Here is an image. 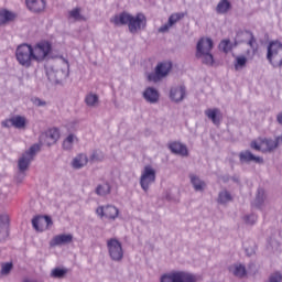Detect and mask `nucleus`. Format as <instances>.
I'll return each instance as SVG.
<instances>
[{
    "label": "nucleus",
    "instance_id": "20e7f679",
    "mask_svg": "<svg viewBox=\"0 0 282 282\" xmlns=\"http://www.w3.org/2000/svg\"><path fill=\"white\" fill-rule=\"evenodd\" d=\"M15 58L25 69H30L32 62L34 61V51H32L31 44H20L15 50Z\"/></svg>",
    "mask_w": 282,
    "mask_h": 282
},
{
    "label": "nucleus",
    "instance_id": "5701e85b",
    "mask_svg": "<svg viewBox=\"0 0 282 282\" xmlns=\"http://www.w3.org/2000/svg\"><path fill=\"white\" fill-rule=\"evenodd\" d=\"M143 98L147 102H150V105H155V102L160 100V93L153 87H148L143 91Z\"/></svg>",
    "mask_w": 282,
    "mask_h": 282
},
{
    "label": "nucleus",
    "instance_id": "ddd939ff",
    "mask_svg": "<svg viewBox=\"0 0 282 282\" xmlns=\"http://www.w3.org/2000/svg\"><path fill=\"white\" fill-rule=\"evenodd\" d=\"M32 226L37 232H45L54 226V223L50 216H36L32 219Z\"/></svg>",
    "mask_w": 282,
    "mask_h": 282
},
{
    "label": "nucleus",
    "instance_id": "f03ea898",
    "mask_svg": "<svg viewBox=\"0 0 282 282\" xmlns=\"http://www.w3.org/2000/svg\"><path fill=\"white\" fill-rule=\"evenodd\" d=\"M210 52H213V40L210 37H202L196 45V58H200L204 65L213 66L215 58Z\"/></svg>",
    "mask_w": 282,
    "mask_h": 282
},
{
    "label": "nucleus",
    "instance_id": "37998d69",
    "mask_svg": "<svg viewBox=\"0 0 282 282\" xmlns=\"http://www.w3.org/2000/svg\"><path fill=\"white\" fill-rule=\"evenodd\" d=\"M243 221L247 224V226H254L257 224V215L251 214V215H246L243 216Z\"/></svg>",
    "mask_w": 282,
    "mask_h": 282
},
{
    "label": "nucleus",
    "instance_id": "09e8293b",
    "mask_svg": "<svg viewBox=\"0 0 282 282\" xmlns=\"http://www.w3.org/2000/svg\"><path fill=\"white\" fill-rule=\"evenodd\" d=\"M232 180H234L235 182L239 183V178L234 177Z\"/></svg>",
    "mask_w": 282,
    "mask_h": 282
},
{
    "label": "nucleus",
    "instance_id": "4be33fe9",
    "mask_svg": "<svg viewBox=\"0 0 282 282\" xmlns=\"http://www.w3.org/2000/svg\"><path fill=\"white\" fill-rule=\"evenodd\" d=\"M25 2L30 12H34L35 14H39L45 10V0H25Z\"/></svg>",
    "mask_w": 282,
    "mask_h": 282
},
{
    "label": "nucleus",
    "instance_id": "c03bdc74",
    "mask_svg": "<svg viewBox=\"0 0 282 282\" xmlns=\"http://www.w3.org/2000/svg\"><path fill=\"white\" fill-rule=\"evenodd\" d=\"M31 102L35 106V107H46L47 106V101L42 100L39 97H34L31 99Z\"/></svg>",
    "mask_w": 282,
    "mask_h": 282
},
{
    "label": "nucleus",
    "instance_id": "aec40b11",
    "mask_svg": "<svg viewBox=\"0 0 282 282\" xmlns=\"http://www.w3.org/2000/svg\"><path fill=\"white\" fill-rule=\"evenodd\" d=\"M241 37L248 41L247 45H250L254 54V52H257V39H254V34L250 31H240L237 33V39L240 40Z\"/></svg>",
    "mask_w": 282,
    "mask_h": 282
},
{
    "label": "nucleus",
    "instance_id": "c9c22d12",
    "mask_svg": "<svg viewBox=\"0 0 282 282\" xmlns=\"http://www.w3.org/2000/svg\"><path fill=\"white\" fill-rule=\"evenodd\" d=\"M74 142H78V137L74 133L68 134L63 141V150L72 151L74 149Z\"/></svg>",
    "mask_w": 282,
    "mask_h": 282
},
{
    "label": "nucleus",
    "instance_id": "a878e982",
    "mask_svg": "<svg viewBox=\"0 0 282 282\" xmlns=\"http://www.w3.org/2000/svg\"><path fill=\"white\" fill-rule=\"evenodd\" d=\"M189 180L194 191H196L197 193H204V191H206V182H204L197 175L191 174Z\"/></svg>",
    "mask_w": 282,
    "mask_h": 282
},
{
    "label": "nucleus",
    "instance_id": "423d86ee",
    "mask_svg": "<svg viewBox=\"0 0 282 282\" xmlns=\"http://www.w3.org/2000/svg\"><path fill=\"white\" fill-rule=\"evenodd\" d=\"M173 69V63L171 62H160L155 68L154 73H150L148 75V80L150 83H160L161 80H164L169 74H171V70Z\"/></svg>",
    "mask_w": 282,
    "mask_h": 282
},
{
    "label": "nucleus",
    "instance_id": "cd10ccee",
    "mask_svg": "<svg viewBox=\"0 0 282 282\" xmlns=\"http://www.w3.org/2000/svg\"><path fill=\"white\" fill-rule=\"evenodd\" d=\"M85 104L90 108V109H96L98 105H100V97L95 94V93H88L85 96Z\"/></svg>",
    "mask_w": 282,
    "mask_h": 282
},
{
    "label": "nucleus",
    "instance_id": "9d476101",
    "mask_svg": "<svg viewBox=\"0 0 282 282\" xmlns=\"http://www.w3.org/2000/svg\"><path fill=\"white\" fill-rule=\"evenodd\" d=\"M155 169H153L151 165H145L139 181V184L144 193H149L151 185L155 184Z\"/></svg>",
    "mask_w": 282,
    "mask_h": 282
},
{
    "label": "nucleus",
    "instance_id": "e433bc0d",
    "mask_svg": "<svg viewBox=\"0 0 282 282\" xmlns=\"http://www.w3.org/2000/svg\"><path fill=\"white\" fill-rule=\"evenodd\" d=\"M229 271L232 272L234 276H237L238 279H243L246 276V267L242 264H235L229 268Z\"/></svg>",
    "mask_w": 282,
    "mask_h": 282
},
{
    "label": "nucleus",
    "instance_id": "2f4dec72",
    "mask_svg": "<svg viewBox=\"0 0 282 282\" xmlns=\"http://www.w3.org/2000/svg\"><path fill=\"white\" fill-rule=\"evenodd\" d=\"M232 10V3L228 0H220L216 6L217 14H228Z\"/></svg>",
    "mask_w": 282,
    "mask_h": 282
},
{
    "label": "nucleus",
    "instance_id": "39448f33",
    "mask_svg": "<svg viewBox=\"0 0 282 282\" xmlns=\"http://www.w3.org/2000/svg\"><path fill=\"white\" fill-rule=\"evenodd\" d=\"M41 151V144L35 143L30 147L29 150H26L21 158L18 160V169L20 173H25L28 169H30V164L34 161V158H36V153Z\"/></svg>",
    "mask_w": 282,
    "mask_h": 282
},
{
    "label": "nucleus",
    "instance_id": "4c0bfd02",
    "mask_svg": "<svg viewBox=\"0 0 282 282\" xmlns=\"http://www.w3.org/2000/svg\"><path fill=\"white\" fill-rule=\"evenodd\" d=\"M68 19L73 21H85V17L80 14V8H75L68 12Z\"/></svg>",
    "mask_w": 282,
    "mask_h": 282
},
{
    "label": "nucleus",
    "instance_id": "c756f323",
    "mask_svg": "<svg viewBox=\"0 0 282 282\" xmlns=\"http://www.w3.org/2000/svg\"><path fill=\"white\" fill-rule=\"evenodd\" d=\"M282 140V137H278L275 140L272 139H263L261 141V147L264 151H274L276 147H279V141Z\"/></svg>",
    "mask_w": 282,
    "mask_h": 282
},
{
    "label": "nucleus",
    "instance_id": "7c9ffc66",
    "mask_svg": "<svg viewBox=\"0 0 282 282\" xmlns=\"http://www.w3.org/2000/svg\"><path fill=\"white\" fill-rule=\"evenodd\" d=\"M95 193L98 195V197H107V195H111V185L107 182L101 183L97 185Z\"/></svg>",
    "mask_w": 282,
    "mask_h": 282
},
{
    "label": "nucleus",
    "instance_id": "393cba45",
    "mask_svg": "<svg viewBox=\"0 0 282 282\" xmlns=\"http://www.w3.org/2000/svg\"><path fill=\"white\" fill-rule=\"evenodd\" d=\"M245 42H246V40H239V39H237V40L235 41V43L232 44V43L230 42V40H223V41L219 43L218 47H219V50H220L221 52H224L225 54H228L229 52H232V47H237V45H239V43H245Z\"/></svg>",
    "mask_w": 282,
    "mask_h": 282
},
{
    "label": "nucleus",
    "instance_id": "f257e3e1",
    "mask_svg": "<svg viewBox=\"0 0 282 282\" xmlns=\"http://www.w3.org/2000/svg\"><path fill=\"white\" fill-rule=\"evenodd\" d=\"M110 23H113V25L117 26L128 25L131 34H138V32L147 28V17L143 13L131 15V13L123 11L112 17Z\"/></svg>",
    "mask_w": 282,
    "mask_h": 282
},
{
    "label": "nucleus",
    "instance_id": "58836bf2",
    "mask_svg": "<svg viewBox=\"0 0 282 282\" xmlns=\"http://www.w3.org/2000/svg\"><path fill=\"white\" fill-rule=\"evenodd\" d=\"M65 274H67L66 269L55 268L51 271L52 279H65Z\"/></svg>",
    "mask_w": 282,
    "mask_h": 282
},
{
    "label": "nucleus",
    "instance_id": "8fccbe9b",
    "mask_svg": "<svg viewBox=\"0 0 282 282\" xmlns=\"http://www.w3.org/2000/svg\"><path fill=\"white\" fill-rule=\"evenodd\" d=\"M247 254L251 256V254H253V251H251V252L249 253L248 250H247Z\"/></svg>",
    "mask_w": 282,
    "mask_h": 282
},
{
    "label": "nucleus",
    "instance_id": "f8f14e48",
    "mask_svg": "<svg viewBox=\"0 0 282 282\" xmlns=\"http://www.w3.org/2000/svg\"><path fill=\"white\" fill-rule=\"evenodd\" d=\"M96 215H98L100 219L105 217L110 221H116V219H118V215H120V210L113 205H105L97 207Z\"/></svg>",
    "mask_w": 282,
    "mask_h": 282
},
{
    "label": "nucleus",
    "instance_id": "1a4fd4ad",
    "mask_svg": "<svg viewBox=\"0 0 282 282\" xmlns=\"http://www.w3.org/2000/svg\"><path fill=\"white\" fill-rule=\"evenodd\" d=\"M35 63H43L52 54V43L50 41L37 42L32 46Z\"/></svg>",
    "mask_w": 282,
    "mask_h": 282
},
{
    "label": "nucleus",
    "instance_id": "b1692460",
    "mask_svg": "<svg viewBox=\"0 0 282 282\" xmlns=\"http://www.w3.org/2000/svg\"><path fill=\"white\" fill-rule=\"evenodd\" d=\"M205 116L212 120L213 124H221V110L219 108H213L205 110Z\"/></svg>",
    "mask_w": 282,
    "mask_h": 282
},
{
    "label": "nucleus",
    "instance_id": "a211bd4d",
    "mask_svg": "<svg viewBox=\"0 0 282 282\" xmlns=\"http://www.w3.org/2000/svg\"><path fill=\"white\" fill-rule=\"evenodd\" d=\"M72 241H74V236L72 234L57 235L51 240L50 247L55 248V246H65V243H72Z\"/></svg>",
    "mask_w": 282,
    "mask_h": 282
},
{
    "label": "nucleus",
    "instance_id": "de8ad7c7",
    "mask_svg": "<svg viewBox=\"0 0 282 282\" xmlns=\"http://www.w3.org/2000/svg\"><path fill=\"white\" fill-rule=\"evenodd\" d=\"M276 120H278L279 124H282V112H280L278 115Z\"/></svg>",
    "mask_w": 282,
    "mask_h": 282
},
{
    "label": "nucleus",
    "instance_id": "dca6fc26",
    "mask_svg": "<svg viewBox=\"0 0 282 282\" xmlns=\"http://www.w3.org/2000/svg\"><path fill=\"white\" fill-rule=\"evenodd\" d=\"M239 160L241 163L250 164V162H254L256 164H263V158L256 156L250 152V150H246L239 153Z\"/></svg>",
    "mask_w": 282,
    "mask_h": 282
},
{
    "label": "nucleus",
    "instance_id": "6e6552de",
    "mask_svg": "<svg viewBox=\"0 0 282 282\" xmlns=\"http://www.w3.org/2000/svg\"><path fill=\"white\" fill-rule=\"evenodd\" d=\"M282 50V44L279 41L270 42L267 48V61L272 64L273 67H281L282 56L279 54Z\"/></svg>",
    "mask_w": 282,
    "mask_h": 282
},
{
    "label": "nucleus",
    "instance_id": "79ce46f5",
    "mask_svg": "<svg viewBox=\"0 0 282 282\" xmlns=\"http://www.w3.org/2000/svg\"><path fill=\"white\" fill-rule=\"evenodd\" d=\"M105 160V154L100 151H94L89 156L90 162H102Z\"/></svg>",
    "mask_w": 282,
    "mask_h": 282
},
{
    "label": "nucleus",
    "instance_id": "2eb2a0df",
    "mask_svg": "<svg viewBox=\"0 0 282 282\" xmlns=\"http://www.w3.org/2000/svg\"><path fill=\"white\" fill-rule=\"evenodd\" d=\"M10 236V217L6 214L0 215V241H6Z\"/></svg>",
    "mask_w": 282,
    "mask_h": 282
},
{
    "label": "nucleus",
    "instance_id": "9b49d317",
    "mask_svg": "<svg viewBox=\"0 0 282 282\" xmlns=\"http://www.w3.org/2000/svg\"><path fill=\"white\" fill-rule=\"evenodd\" d=\"M107 248L109 257L112 261L120 262L122 259H124V250L122 249V242H120L118 239H108Z\"/></svg>",
    "mask_w": 282,
    "mask_h": 282
},
{
    "label": "nucleus",
    "instance_id": "a18cd8bd",
    "mask_svg": "<svg viewBox=\"0 0 282 282\" xmlns=\"http://www.w3.org/2000/svg\"><path fill=\"white\" fill-rule=\"evenodd\" d=\"M1 126L4 127L6 129H10V127H12V117L2 121Z\"/></svg>",
    "mask_w": 282,
    "mask_h": 282
},
{
    "label": "nucleus",
    "instance_id": "72a5a7b5",
    "mask_svg": "<svg viewBox=\"0 0 282 282\" xmlns=\"http://www.w3.org/2000/svg\"><path fill=\"white\" fill-rule=\"evenodd\" d=\"M12 127H14V129H25L28 127V118L21 115L13 116Z\"/></svg>",
    "mask_w": 282,
    "mask_h": 282
},
{
    "label": "nucleus",
    "instance_id": "473e14b6",
    "mask_svg": "<svg viewBox=\"0 0 282 282\" xmlns=\"http://www.w3.org/2000/svg\"><path fill=\"white\" fill-rule=\"evenodd\" d=\"M17 15L12 11H8L6 9L0 10V25H6V23H10V21H14Z\"/></svg>",
    "mask_w": 282,
    "mask_h": 282
},
{
    "label": "nucleus",
    "instance_id": "bb28decb",
    "mask_svg": "<svg viewBox=\"0 0 282 282\" xmlns=\"http://www.w3.org/2000/svg\"><path fill=\"white\" fill-rule=\"evenodd\" d=\"M89 158H87V154L80 153L73 159L72 166L77 170L83 169L84 166H87Z\"/></svg>",
    "mask_w": 282,
    "mask_h": 282
},
{
    "label": "nucleus",
    "instance_id": "f704fd0d",
    "mask_svg": "<svg viewBox=\"0 0 282 282\" xmlns=\"http://www.w3.org/2000/svg\"><path fill=\"white\" fill-rule=\"evenodd\" d=\"M229 202H232V194L228 192V189H223L218 193L217 203L221 206H226V204H229Z\"/></svg>",
    "mask_w": 282,
    "mask_h": 282
},
{
    "label": "nucleus",
    "instance_id": "412c9836",
    "mask_svg": "<svg viewBox=\"0 0 282 282\" xmlns=\"http://www.w3.org/2000/svg\"><path fill=\"white\" fill-rule=\"evenodd\" d=\"M169 149L174 155H181L182 158L188 156V148L181 142L175 141L170 143Z\"/></svg>",
    "mask_w": 282,
    "mask_h": 282
},
{
    "label": "nucleus",
    "instance_id": "7ed1b4c3",
    "mask_svg": "<svg viewBox=\"0 0 282 282\" xmlns=\"http://www.w3.org/2000/svg\"><path fill=\"white\" fill-rule=\"evenodd\" d=\"M46 76L51 83H61L69 77V62L63 61L59 64L46 68Z\"/></svg>",
    "mask_w": 282,
    "mask_h": 282
},
{
    "label": "nucleus",
    "instance_id": "c85d7f7f",
    "mask_svg": "<svg viewBox=\"0 0 282 282\" xmlns=\"http://www.w3.org/2000/svg\"><path fill=\"white\" fill-rule=\"evenodd\" d=\"M268 199V194L265 193V189L263 188H258L254 202H253V206H256V208H261L265 202Z\"/></svg>",
    "mask_w": 282,
    "mask_h": 282
},
{
    "label": "nucleus",
    "instance_id": "f3484780",
    "mask_svg": "<svg viewBox=\"0 0 282 282\" xmlns=\"http://www.w3.org/2000/svg\"><path fill=\"white\" fill-rule=\"evenodd\" d=\"M184 18V13H173L170 15L167 23L163 24L161 28H159V32L161 34H164L165 32H169V30H171V28H173V25H175V23H177L178 21H182V19Z\"/></svg>",
    "mask_w": 282,
    "mask_h": 282
},
{
    "label": "nucleus",
    "instance_id": "49530a36",
    "mask_svg": "<svg viewBox=\"0 0 282 282\" xmlns=\"http://www.w3.org/2000/svg\"><path fill=\"white\" fill-rule=\"evenodd\" d=\"M251 149H254V151H261V149H263V147L259 145V143H257V141L251 142Z\"/></svg>",
    "mask_w": 282,
    "mask_h": 282
},
{
    "label": "nucleus",
    "instance_id": "6ab92c4d",
    "mask_svg": "<svg viewBox=\"0 0 282 282\" xmlns=\"http://www.w3.org/2000/svg\"><path fill=\"white\" fill-rule=\"evenodd\" d=\"M186 96V87L175 86L170 90V98L173 102H182Z\"/></svg>",
    "mask_w": 282,
    "mask_h": 282
},
{
    "label": "nucleus",
    "instance_id": "a19ab883",
    "mask_svg": "<svg viewBox=\"0 0 282 282\" xmlns=\"http://www.w3.org/2000/svg\"><path fill=\"white\" fill-rule=\"evenodd\" d=\"M246 63H248V58L246 56H237L235 63V69H241L246 67Z\"/></svg>",
    "mask_w": 282,
    "mask_h": 282
},
{
    "label": "nucleus",
    "instance_id": "ea45409f",
    "mask_svg": "<svg viewBox=\"0 0 282 282\" xmlns=\"http://www.w3.org/2000/svg\"><path fill=\"white\" fill-rule=\"evenodd\" d=\"M12 268H13L12 262L2 263L0 274H2V276H8V274L12 272Z\"/></svg>",
    "mask_w": 282,
    "mask_h": 282
},
{
    "label": "nucleus",
    "instance_id": "0eeeda50",
    "mask_svg": "<svg viewBox=\"0 0 282 282\" xmlns=\"http://www.w3.org/2000/svg\"><path fill=\"white\" fill-rule=\"evenodd\" d=\"M161 282H197V275L188 271H172L163 274Z\"/></svg>",
    "mask_w": 282,
    "mask_h": 282
},
{
    "label": "nucleus",
    "instance_id": "4468645a",
    "mask_svg": "<svg viewBox=\"0 0 282 282\" xmlns=\"http://www.w3.org/2000/svg\"><path fill=\"white\" fill-rule=\"evenodd\" d=\"M59 138L61 132L58 131V129H48L45 133L41 134L40 140L42 143L40 144L41 147H43V144H46V147H52V144H56V142H58Z\"/></svg>",
    "mask_w": 282,
    "mask_h": 282
}]
</instances>
